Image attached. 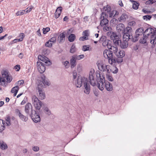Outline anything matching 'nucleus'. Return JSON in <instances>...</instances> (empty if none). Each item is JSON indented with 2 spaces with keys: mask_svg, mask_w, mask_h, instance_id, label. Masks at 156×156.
I'll return each mask as SVG.
<instances>
[{
  "mask_svg": "<svg viewBox=\"0 0 156 156\" xmlns=\"http://www.w3.org/2000/svg\"><path fill=\"white\" fill-rule=\"evenodd\" d=\"M109 50L105 49L103 52L104 56L107 58L109 63L112 65L115 63V57L113 56V53L115 54L118 51V47L111 44L108 46Z\"/></svg>",
  "mask_w": 156,
  "mask_h": 156,
  "instance_id": "1",
  "label": "nucleus"
},
{
  "mask_svg": "<svg viewBox=\"0 0 156 156\" xmlns=\"http://www.w3.org/2000/svg\"><path fill=\"white\" fill-rule=\"evenodd\" d=\"M108 15L106 13L102 12L100 15V25L103 27V30L105 31H110L112 28L108 26Z\"/></svg>",
  "mask_w": 156,
  "mask_h": 156,
  "instance_id": "2",
  "label": "nucleus"
},
{
  "mask_svg": "<svg viewBox=\"0 0 156 156\" xmlns=\"http://www.w3.org/2000/svg\"><path fill=\"white\" fill-rule=\"evenodd\" d=\"M144 34L147 37L150 34H152L151 37L150 43L152 44L151 47L154 48L156 44V30H154L152 28L148 27L145 30Z\"/></svg>",
  "mask_w": 156,
  "mask_h": 156,
  "instance_id": "3",
  "label": "nucleus"
},
{
  "mask_svg": "<svg viewBox=\"0 0 156 156\" xmlns=\"http://www.w3.org/2000/svg\"><path fill=\"white\" fill-rule=\"evenodd\" d=\"M73 77V81L77 87H80L82 86V81L85 80V77H82L80 76H78L76 70H74L72 73Z\"/></svg>",
  "mask_w": 156,
  "mask_h": 156,
  "instance_id": "4",
  "label": "nucleus"
},
{
  "mask_svg": "<svg viewBox=\"0 0 156 156\" xmlns=\"http://www.w3.org/2000/svg\"><path fill=\"white\" fill-rule=\"evenodd\" d=\"M12 79L11 76H9L8 73L6 71L2 72V76H0V85L5 86V83L6 82L10 83Z\"/></svg>",
  "mask_w": 156,
  "mask_h": 156,
  "instance_id": "5",
  "label": "nucleus"
},
{
  "mask_svg": "<svg viewBox=\"0 0 156 156\" xmlns=\"http://www.w3.org/2000/svg\"><path fill=\"white\" fill-rule=\"evenodd\" d=\"M98 75L100 78V81L97 83V87L101 90L102 91L104 89L105 87V84H104L105 82L104 75L102 74L97 73L96 76H98Z\"/></svg>",
  "mask_w": 156,
  "mask_h": 156,
  "instance_id": "6",
  "label": "nucleus"
},
{
  "mask_svg": "<svg viewBox=\"0 0 156 156\" xmlns=\"http://www.w3.org/2000/svg\"><path fill=\"white\" fill-rule=\"evenodd\" d=\"M94 69H91L90 70L88 77L89 82L90 84L93 86L96 85V80H95V74L94 73Z\"/></svg>",
  "mask_w": 156,
  "mask_h": 156,
  "instance_id": "7",
  "label": "nucleus"
},
{
  "mask_svg": "<svg viewBox=\"0 0 156 156\" xmlns=\"http://www.w3.org/2000/svg\"><path fill=\"white\" fill-rule=\"evenodd\" d=\"M32 102L36 109L39 110L42 106V103L35 96L32 97Z\"/></svg>",
  "mask_w": 156,
  "mask_h": 156,
  "instance_id": "8",
  "label": "nucleus"
},
{
  "mask_svg": "<svg viewBox=\"0 0 156 156\" xmlns=\"http://www.w3.org/2000/svg\"><path fill=\"white\" fill-rule=\"evenodd\" d=\"M115 55L117 57L116 58L115 57V62H116L118 63L122 62L123 60L122 58L125 55V51L123 50L118 52V51Z\"/></svg>",
  "mask_w": 156,
  "mask_h": 156,
  "instance_id": "9",
  "label": "nucleus"
},
{
  "mask_svg": "<svg viewBox=\"0 0 156 156\" xmlns=\"http://www.w3.org/2000/svg\"><path fill=\"white\" fill-rule=\"evenodd\" d=\"M144 29L143 27H140L137 29L135 32V35L133 38V42H136L137 41L139 38V36H142L144 34Z\"/></svg>",
  "mask_w": 156,
  "mask_h": 156,
  "instance_id": "10",
  "label": "nucleus"
},
{
  "mask_svg": "<svg viewBox=\"0 0 156 156\" xmlns=\"http://www.w3.org/2000/svg\"><path fill=\"white\" fill-rule=\"evenodd\" d=\"M43 83L42 84L43 85ZM42 85H37V87L36 88V90H38L39 93V98L40 99L43 100L45 98V95L44 90L43 89Z\"/></svg>",
  "mask_w": 156,
  "mask_h": 156,
  "instance_id": "11",
  "label": "nucleus"
},
{
  "mask_svg": "<svg viewBox=\"0 0 156 156\" xmlns=\"http://www.w3.org/2000/svg\"><path fill=\"white\" fill-rule=\"evenodd\" d=\"M85 80L82 81V85L83 84L84 88V92L86 94H89L90 92V84L88 83L87 79L85 78Z\"/></svg>",
  "mask_w": 156,
  "mask_h": 156,
  "instance_id": "12",
  "label": "nucleus"
},
{
  "mask_svg": "<svg viewBox=\"0 0 156 156\" xmlns=\"http://www.w3.org/2000/svg\"><path fill=\"white\" fill-rule=\"evenodd\" d=\"M30 116L33 121L35 123L40 122L41 121V118L38 113H37L34 110L32 113L30 114Z\"/></svg>",
  "mask_w": 156,
  "mask_h": 156,
  "instance_id": "13",
  "label": "nucleus"
},
{
  "mask_svg": "<svg viewBox=\"0 0 156 156\" xmlns=\"http://www.w3.org/2000/svg\"><path fill=\"white\" fill-rule=\"evenodd\" d=\"M37 69L41 73H42L44 72L45 70V66H46V64L39 61L37 62Z\"/></svg>",
  "mask_w": 156,
  "mask_h": 156,
  "instance_id": "14",
  "label": "nucleus"
},
{
  "mask_svg": "<svg viewBox=\"0 0 156 156\" xmlns=\"http://www.w3.org/2000/svg\"><path fill=\"white\" fill-rule=\"evenodd\" d=\"M40 78L41 80L39 82L38 81V85H42L41 84H42V83H43V85L42 84V87L43 88L45 85L48 86L50 84L48 80L45 79L46 77L44 75H42L41 76Z\"/></svg>",
  "mask_w": 156,
  "mask_h": 156,
  "instance_id": "15",
  "label": "nucleus"
},
{
  "mask_svg": "<svg viewBox=\"0 0 156 156\" xmlns=\"http://www.w3.org/2000/svg\"><path fill=\"white\" fill-rule=\"evenodd\" d=\"M39 60L42 61V63L46 64V66H50L51 65V63L49 60V59L46 57L42 56L39 55L38 56Z\"/></svg>",
  "mask_w": 156,
  "mask_h": 156,
  "instance_id": "16",
  "label": "nucleus"
},
{
  "mask_svg": "<svg viewBox=\"0 0 156 156\" xmlns=\"http://www.w3.org/2000/svg\"><path fill=\"white\" fill-rule=\"evenodd\" d=\"M34 110L32 109V106L31 104L28 103L25 106V112L27 115H30L32 112Z\"/></svg>",
  "mask_w": 156,
  "mask_h": 156,
  "instance_id": "17",
  "label": "nucleus"
},
{
  "mask_svg": "<svg viewBox=\"0 0 156 156\" xmlns=\"http://www.w3.org/2000/svg\"><path fill=\"white\" fill-rule=\"evenodd\" d=\"M123 34V40L128 42L129 40H131L133 41V37L132 35L126 34Z\"/></svg>",
  "mask_w": 156,
  "mask_h": 156,
  "instance_id": "18",
  "label": "nucleus"
},
{
  "mask_svg": "<svg viewBox=\"0 0 156 156\" xmlns=\"http://www.w3.org/2000/svg\"><path fill=\"white\" fill-rule=\"evenodd\" d=\"M147 36H146L144 34L143 36L139 40L140 43L144 44L145 45H147Z\"/></svg>",
  "mask_w": 156,
  "mask_h": 156,
  "instance_id": "19",
  "label": "nucleus"
},
{
  "mask_svg": "<svg viewBox=\"0 0 156 156\" xmlns=\"http://www.w3.org/2000/svg\"><path fill=\"white\" fill-rule=\"evenodd\" d=\"M105 87L108 91H111L113 90L112 84L108 81H105Z\"/></svg>",
  "mask_w": 156,
  "mask_h": 156,
  "instance_id": "20",
  "label": "nucleus"
},
{
  "mask_svg": "<svg viewBox=\"0 0 156 156\" xmlns=\"http://www.w3.org/2000/svg\"><path fill=\"white\" fill-rule=\"evenodd\" d=\"M62 9V8L61 6L58 7L55 13V18H58L59 17L61 13Z\"/></svg>",
  "mask_w": 156,
  "mask_h": 156,
  "instance_id": "21",
  "label": "nucleus"
},
{
  "mask_svg": "<svg viewBox=\"0 0 156 156\" xmlns=\"http://www.w3.org/2000/svg\"><path fill=\"white\" fill-rule=\"evenodd\" d=\"M125 28V27L124 25L122 23H120L118 24L117 27L116 29L118 32H122V34Z\"/></svg>",
  "mask_w": 156,
  "mask_h": 156,
  "instance_id": "22",
  "label": "nucleus"
},
{
  "mask_svg": "<svg viewBox=\"0 0 156 156\" xmlns=\"http://www.w3.org/2000/svg\"><path fill=\"white\" fill-rule=\"evenodd\" d=\"M107 34L108 35H110L111 39L113 40L114 39L118 38L119 37L116 34V33L112 31L108 32Z\"/></svg>",
  "mask_w": 156,
  "mask_h": 156,
  "instance_id": "23",
  "label": "nucleus"
},
{
  "mask_svg": "<svg viewBox=\"0 0 156 156\" xmlns=\"http://www.w3.org/2000/svg\"><path fill=\"white\" fill-rule=\"evenodd\" d=\"M99 69L103 72L105 71V67L106 65H104L102 62H100L98 63L97 65Z\"/></svg>",
  "mask_w": 156,
  "mask_h": 156,
  "instance_id": "24",
  "label": "nucleus"
},
{
  "mask_svg": "<svg viewBox=\"0 0 156 156\" xmlns=\"http://www.w3.org/2000/svg\"><path fill=\"white\" fill-rule=\"evenodd\" d=\"M65 37V34L63 33H61L59 35L58 37V40L60 43H62L64 42Z\"/></svg>",
  "mask_w": 156,
  "mask_h": 156,
  "instance_id": "25",
  "label": "nucleus"
},
{
  "mask_svg": "<svg viewBox=\"0 0 156 156\" xmlns=\"http://www.w3.org/2000/svg\"><path fill=\"white\" fill-rule=\"evenodd\" d=\"M132 29L131 27H127L126 28H125L122 34H126L132 35Z\"/></svg>",
  "mask_w": 156,
  "mask_h": 156,
  "instance_id": "26",
  "label": "nucleus"
},
{
  "mask_svg": "<svg viewBox=\"0 0 156 156\" xmlns=\"http://www.w3.org/2000/svg\"><path fill=\"white\" fill-rule=\"evenodd\" d=\"M119 46L122 48H126L128 46V42L123 41H122L121 40L120 41Z\"/></svg>",
  "mask_w": 156,
  "mask_h": 156,
  "instance_id": "27",
  "label": "nucleus"
},
{
  "mask_svg": "<svg viewBox=\"0 0 156 156\" xmlns=\"http://www.w3.org/2000/svg\"><path fill=\"white\" fill-rule=\"evenodd\" d=\"M111 41L107 39L103 42L102 45L104 47L107 46L108 48V46L111 44Z\"/></svg>",
  "mask_w": 156,
  "mask_h": 156,
  "instance_id": "28",
  "label": "nucleus"
},
{
  "mask_svg": "<svg viewBox=\"0 0 156 156\" xmlns=\"http://www.w3.org/2000/svg\"><path fill=\"white\" fill-rule=\"evenodd\" d=\"M127 18L128 16L126 14H123L120 18L118 19V20L120 22H124Z\"/></svg>",
  "mask_w": 156,
  "mask_h": 156,
  "instance_id": "29",
  "label": "nucleus"
},
{
  "mask_svg": "<svg viewBox=\"0 0 156 156\" xmlns=\"http://www.w3.org/2000/svg\"><path fill=\"white\" fill-rule=\"evenodd\" d=\"M76 61L72 57L70 60V67L71 68H74L76 65Z\"/></svg>",
  "mask_w": 156,
  "mask_h": 156,
  "instance_id": "30",
  "label": "nucleus"
},
{
  "mask_svg": "<svg viewBox=\"0 0 156 156\" xmlns=\"http://www.w3.org/2000/svg\"><path fill=\"white\" fill-rule=\"evenodd\" d=\"M0 147L2 149L5 150L7 148L8 146L3 141L1 140L0 141Z\"/></svg>",
  "mask_w": 156,
  "mask_h": 156,
  "instance_id": "31",
  "label": "nucleus"
},
{
  "mask_svg": "<svg viewBox=\"0 0 156 156\" xmlns=\"http://www.w3.org/2000/svg\"><path fill=\"white\" fill-rule=\"evenodd\" d=\"M76 38L75 35L74 34H70L68 37L69 41L70 42H73L74 41Z\"/></svg>",
  "mask_w": 156,
  "mask_h": 156,
  "instance_id": "32",
  "label": "nucleus"
},
{
  "mask_svg": "<svg viewBox=\"0 0 156 156\" xmlns=\"http://www.w3.org/2000/svg\"><path fill=\"white\" fill-rule=\"evenodd\" d=\"M19 117L20 119L23 121L26 122L28 120V117L27 116H25L23 115L22 114L20 115Z\"/></svg>",
  "mask_w": 156,
  "mask_h": 156,
  "instance_id": "33",
  "label": "nucleus"
},
{
  "mask_svg": "<svg viewBox=\"0 0 156 156\" xmlns=\"http://www.w3.org/2000/svg\"><path fill=\"white\" fill-rule=\"evenodd\" d=\"M120 41L121 40H119V38L113 40V45L118 47V46L119 45Z\"/></svg>",
  "mask_w": 156,
  "mask_h": 156,
  "instance_id": "34",
  "label": "nucleus"
},
{
  "mask_svg": "<svg viewBox=\"0 0 156 156\" xmlns=\"http://www.w3.org/2000/svg\"><path fill=\"white\" fill-rule=\"evenodd\" d=\"M20 89L19 87L18 86H16L13 87L12 89L11 92L13 93L14 92L17 93Z\"/></svg>",
  "mask_w": 156,
  "mask_h": 156,
  "instance_id": "35",
  "label": "nucleus"
},
{
  "mask_svg": "<svg viewBox=\"0 0 156 156\" xmlns=\"http://www.w3.org/2000/svg\"><path fill=\"white\" fill-rule=\"evenodd\" d=\"M6 124L7 126H9L11 125L10 122V117L9 115H7L5 118Z\"/></svg>",
  "mask_w": 156,
  "mask_h": 156,
  "instance_id": "36",
  "label": "nucleus"
},
{
  "mask_svg": "<svg viewBox=\"0 0 156 156\" xmlns=\"http://www.w3.org/2000/svg\"><path fill=\"white\" fill-rule=\"evenodd\" d=\"M76 48L75 45L73 44L71 47L70 50V52L71 53H73L76 51Z\"/></svg>",
  "mask_w": 156,
  "mask_h": 156,
  "instance_id": "37",
  "label": "nucleus"
},
{
  "mask_svg": "<svg viewBox=\"0 0 156 156\" xmlns=\"http://www.w3.org/2000/svg\"><path fill=\"white\" fill-rule=\"evenodd\" d=\"M134 3H133L132 7L135 9H137L138 8L139 4L138 3H137L136 1H133Z\"/></svg>",
  "mask_w": 156,
  "mask_h": 156,
  "instance_id": "38",
  "label": "nucleus"
},
{
  "mask_svg": "<svg viewBox=\"0 0 156 156\" xmlns=\"http://www.w3.org/2000/svg\"><path fill=\"white\" fill-rule=\"evenodd\" d=\"M44 111L45 113L47 114L48 115H50L51 114V111L47 107H45L44 108Z\"/></svg>",
  "mask_w": 156,
  "mask_h": 156,
  "instance_id": "39",
  "label": "nucleus"
},
{
  "mask_svg": "<svg viewBox=\"0 0 156 156\" xmlns=\"http://www.w3.org/2000/svg\"><path fill=\"white\" fill-rule=\"evenodd\" d=\"M25 12H26V10L18 11L16 13V15L17 16H21L24 14Z\"/></svg>",
  "mask_w": 156,
  "mask_h": 156,
  "instance_id": "40",
  "label": "nucleus"
},
{
  "mask_svg": "<svg viewBox=\"0 0 156 156\" xmlns=\"http://www.w3.org/2000/svg\"><path fill=\"white\" fill-rule=\"evenodd\" d=\"M107 39V37L105 36H102L98 40L99 43H101Z\"/></svg>",
  "mask_w": 156,
  "mask_h": 156,
  "instance_id": "41",
  "label": "nucleus"
},
{
  "mask_svg": "<svg viewBox=\"0 0 156 156\" xmlns=\"http://www.w3.org/2000/svg\"><path fill=\"white\" fill-rule=\"evenodd\" d=\"M104 9L105 11H107V12H110L111 10V6L108 5H107L106 7H104Z\"/></svg>",
  "mask_w": 156,
  "mask_h": 156,
  "instance_id": "42",
  "label": "nucleus"
},
{
  "mask_svg": "<svg viewBox=\"0 0 156 156\" xmlns=\"http://www.w3.org/2000/svg\"><path fill=\"white\" fill-rule=\"evenodd\" d=\"M82 35L88 37L89 35V31L87 30L84 31L83 32Z\"/></svg>",
  "mask_w": 156,
  "mask_h": 156,
  "instance_id": "43",
  "label": "nucleus"
},
{
  "mask_svg": "<svg viewBox=\"0 0 156 156\" xmlns=\"http://www.w3.org/2000/svg\"><path fill=\"white\" fill-rule=\"evenodd\" d=\"M151 15H147L143 16V18L144 20H150L151 18Z\"/></svg>",
  "mask_w": 156,
  "mask_h": 156,
  "instance_id": "44",
  "label": "nucleus"
},
{
  "mask_svg": "<svg viewBox=\"0 0 156 156\" xmlns=\"http://www.w3.org/2000/svg\"><path fill=\"white\" fill-rule=\"evenodd\" d=\"M56 40V37H52L49 40V41L52 44L55 42Z\"/></svg>",
  "mask_w": 156,
  "mask_h": 156,
  "instance_id": "45",
  "label": "nucleus"
},
{
  "mask_svg": "<svg viewBox=\"0 0 156 156\" xmlns=\"http://www.w3.org/2000/svg\"><path fill=\"white\" fill-rule=\"evenodd\" d=\"M105 71L107 70L108 74H109L111 72H112V69L110 68V66L109 65H106L105 67Z\"/></svg>",
  "mask_w": 156,
  "mask_h": 156,
  "instance_id": "46",
  "label": "nucleus"
},
{
  "mask_svg": "<svg viewBox=\"0 0 156 156\" xmlns=\"http://www.w3.org/2000/svg\"><path fill=\"white\" fill-rule=\"evenodd\" d=\"M106 76L108 80L110 81H113V78L109 74H107Z\"/></svg>",
  "mask_w": 156,
  "mask_h": 156,
  "instance_id": "47",
  "label": "nucleus"
},
{
  "mask_svg": "<svg viewBox=\"0 0 156 156\" xmlns=\"http://www.w3.org/2000/svg\"><path fill=\"white\" fill-rule=\"evenodd\" d=\"M50 29L49 27H47L46 28H43V33L44 34H46L49 31Z\"/></svg>",
  "mask_w": 156,
  "mask_h": 156,
  "instance_id": "48",
  "label": "nucleus"
},
{
  "mask_svg": "<svg viewBox=\"0 0 156 156\" xmlns=\"http://www.w3.org/2000/svg\"><path fill=\"white\" fill-rule=\"evenodd\" d=\"M24 82V81L23 80H19L17 82H16L15 83V85L18 84L20 85H21L23 84Z\"/></svg>",
  "mask_w": 156,
  "mask_h": 156,
  "instance_id": "49",
  "label": "nucleus"
},
{
  "mask_svg": "<svg viewBox=\"0 0 156 156\" xmlns=\"http://www.w3.org/2000/svg\"><path fill=\"white\" fill-rule=\"evenodd\" d=\"M82 50L83 51H86L89 50V47L87 45H84L83 46Z\"/></svg>",
  "mask_w": 156,
  "mask_h": 156,
  "instance_id": "50",
  "label": "nucleus"
},
{
  "mask_svg": "<svg viewBox=\"0 0 156 156\" xmlns=\"http://www.w3.org/2000/svg\"><path fill=\"white\" fill-rule=\"evenodd\" d=\"M52 44L49 41V40L45 43V45L46 47H51L52 46Z\"/></svg>",
  "mask_w": 156,
  "mask_h": 156,
  "instance_id": "51",
  "label": "nucleus"
},
{
  "mask_svg": "<svg viewBox=\"0 0 156 156\" xmlns=\"http://www.w3.org/2000/svg\"><path fill=\"white\" fill-rule=\"evenodd\" d=\"M116 17H113V18L112 19V20L110 21L111 23H112L113 24L115 23H116L117 22L118 20L115 18Z\"/></svg>",
  "mask_w": 156,
  "mask_h": 156,
  "instance_id": "52",
  "label": "nucleus"
},
{
  "mask_svg": "<svg viewBox=\"0 0 156 156\" xmlns=\"http://www.w3.org/2000/svg\"><path fill=\"white\" fill-rule=\"evenodd\" d=\"M32 149L34 151L37 152L39 150V148L37 146H34L33 147Z\"/></svg>",
  "mask_w": 156,
  "mask_h": 156,
  "instance_id": "53",
  "label": "nucleus"
},
{
  "mask_svg": "<svg viewBox=\"0 0 156 156\" xmlns=\"http://www.w3.org/2000/svg\"><path fill=\"white\" fill-rule=\"evenodd\" d=\"M88 39V37H87L83 36V37H80V38L79 40L80 41H84L85 40H87Z\"/></svg>",
  "mask_w": 156,
  "mask_h": 156,
  "instance_id": "54",
  "label": "nucleus"
},
{
  "mask_svg": "<svg viewBox=\"0 0 156 156\" xmlns=\"http://www.w3.org/2000/svg\"><path fill=\"white\" fill-rule=\"evenodd\" d=\"M72 57L76 61V60H80V57L79 55H74Z\"/></svg>",
  "mask_w": 156,
  "mask_h": 156,
  "instance_id": "55",
  "label": "nucleus"
},
{
  "mask_svg": "<svg viewBox=\"0 0 156 156\" xmlns=\"http://www.w3.org/2000/svg\"><path fill=\"white\" fill-rule=\"evenodd\" d=\"M113 69H114V70H113L112 69V72L114 73H117L118 71V68L115 66L113 67Z\"/></svg>",
  "mask_w": 156,
  "mask_h": 156,
  "instance_id": "56",
  "label": "nucleus"
},
{
  "mask_svg": "<svg viewBox=\"0 0 156 156\" xmlns=\"http://www.w3.org/2000/svg\"><path fill=\"white\" fill-rule=\"evenodd\" d=\"M135 24H136V23L134 21H133L130 22L128 23V25L130 26H134L135 25Z\"/></svg>",
  "mask_w": 156,
  "mask_h": 156,
  "instance_id": "57",
  "label": "nucleus"
},
{
  "mask_svg": "<svg viewBox=\"0 0 156 156\" xmlns=\"http://www.w3.org/2000/svg\"><path fill=\"white\" fill-rule=\"evenodd\" d=\"M5 128L4 124H3V125L0 126V132H2Z\"/></svg>",
  "mask_w": 156,
  "mask_h": 156,
  "instance_id": "58",
  "label": "nucleus"
},
{
  "mask_svg": "<svg viewBox=\"0 0 156 156\" xmlns=\"http://www.w3.org/2000/svg\"><path fill=\"white\" fill-rule=\"evenodd\" d=\"M115 13V11H112L111 12H110L109 14V17L110 18H112V17H113V16L114 15V14Z\"/></svg>",
  "mask_w": 156,
  "mask_h": 156,
  "instance_id": "59",
  "label": "nucleus"
},
{
  "mask_svg": "<svg viewBox=\"0 0 156 156\" xmlns=\"http://www.w3.org/2000/svg\"><path fill=\"white\" fill-rule=\"evenodd\" d=\"M15 112L19 116L21 114L20 110L18 109H16L15 110Z\"/></svg>",
  "mask_w": 156,
  "mask_h": 156,
  "instance_id": "60",
  "label": "nucleus"
},
{
  "mask_svg": "<svg viewBox=\"0 0 156 156\" xmlns=\"http://www.w3.org/2000/svg\"><path fill=\"white\" fill-rule=\"evenodd\" d=\"M69 62H68L67 61H66L64 62V65L66 67L68 68L69 66Z\"/></svg>",
  "mask_w": 156,
  "mask_h": 156,
  "instance_id": "61",
  "label": "nucleus"
},
{
  "mask_svg": "<svg viewBox=\"0 0 156 156\" xmlns=\"http://www.w3.org/2000/svg\"><path fill=\"white\" fill-rule=\"evenodd\" d=\"M113 11H115V14L113 16L114 17H117V16L118 15L119 13L116 10H113Z\"/></svg>",
  "mask_w": 156,
  "mask_h": 156,
  "instance_id": "62",
  "label": "nucleus"
},
{
  "mask_svg": "<svg viewBox=\"0 0 156 156\" xmlns=\"http://www.w3.org/2000/svg\"><path fill=\"white\" fill-rule=\"evenodd\" d=\"M15 69H17L16 71H19L20 69V66L19 65H16L15 67Z\"/></svg>",
  "mask_w": 156,
  "mask_h": 156,
  "instance_id": "63",
  "label": "nucleus"
},
{
  "mask_svg": "<svg viewBox=\"0 0 156 156\" xmlns=\"http://www.w3.org/2000/svg\"><path fill=\"white\" fill-rule=\"evenodd\" d=\"M153 2H152L151 1V0H149L148 1H147L146 2V5H149L151 4H152Z\"/></svg>",
  "mask_w": 156,
  "mask_h": 156,
  "instance_id": "64",
  "label": "nucleus"
}]
</instances>
